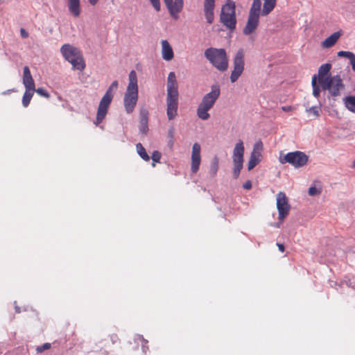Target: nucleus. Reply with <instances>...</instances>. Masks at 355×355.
I'll return each instance as SVG.
<instances>
[{"label":"nucleus","instance_id":"obj_1","mask_svg":"<svg viewBox=\"0 0 355 355\" xmlns=\"http://www.w3.org/2000/svg\"><path fill=\"white\" fill-rule=\"evenodd\" d=\"M175 73L171 71L167 78L166 114L168 120H173L178 115V89Z\"/></svg>","mask_w":355,"mask_h":355},{"label":"nucleus","instance_id":"obj_2","mask_svg":"<svg viewBox=\"0 0 355 355\" xmlns=\"http://www.w3.org/2000/svg\"><path fill=\"white\" fill-rule=\"evenodd\" d=\"M220 94V89L218 85L211 87V91L206 94L202 98L197 108V116L202 120H207L210 117V110L216 103Z\"/></svg>","mask_w":355,"mask_h":355},{"label":"nucleus","instance_id":"obj_3","mask_svg":"<svg viewBox=\"0 0 355 355\" xmlns=\"http://www.w3.org/2000/svg\"><path fill=\"white\" fill-rule=\"evenodd\" d=\"M129 83L123 98L125 110L131 114L138 101L137 76L135 71L132 70L129 73Z\"/></svg>","mask_w":355,"mask_h":355},{"label":"nucleus","instance_id":"obj_4","mask_svg":"<svg viewBox=\"0 0 355 355\" xmlns=\"http://www.w3.org/2000/svg\"><path fill=\"white\" fill-rule=\"evenodd\" d=\"M205 57L210 64L220 72L228 69V58L225 49L209 47L205 51Z\"/></svg>","mask_w":355,"mask_h":355},{"label":"nucleus","instance_id":"obj_5","mask_svg":"<svg viewBox=\"0 0 355 355\" xmlns=\"http://www.w3.org/2000/svg\"><path fill=\"white\" fill-rule=\"evenodd\" d=\"M60 52L66 60L72 64L73 69L83 71L85 68V63L79 49L73 46L65 44L62 46Z\"/></svg>","mask_w":355,"mask_h":355},{"label":"nucleus","instance_id":"obj_6","mask_svg":"<svg viewBox=\"0 0 355 355\" xmlns=\"http://www.w3.org/2000/svg\"><path fill=\"white\" fill-rule=\"evenodd\" d=\"M322 90L329 92L328 98L332 97L334 100L340 96V91L345 89V86L340 75L327 76V81L321 86Z\"/></svg>","mask_w":355,"mask_h":355},{"label":"nucleus","instance_id":"obj_7","mask_svg":"<svg viewBox=\"0 0 355 355\" xmlns=\"http://www.w3.org/2000/svg\"><path fill=\"white\" fill-rule=\"evenodd\" d=\"M220 19V22L230 30L232 31L235 29L236 18L234 2L229 1L223 6Z\"/></svg>","mask_w":355,"mask_h":355},{"label":"nucleus","instance_id":"obj_8","mask_svg":"<svg viewBox=\"0 0 355 355\" xmlns=\"http://www.w3.org/2000/svg\"><path fill=\"white\" fill-rule=\"evenodd\" d=\"M279 161L281 164H290L296 168L306 165L309 161V156L304 152L296 150L286 153L284 156H280Z\"/></svg>","mask_w":355,"mask_h":355},{"label":"nucleus","instance_id":"obj_9","mask_svg":"<svg viewBox=\"0 0 355 355\" xmlns=\"http://www.w3.org/2000/svg\"><path fill=\"white\" fill-rule=\"evenodd\" d=\"M244 150L245 148L243 141L239 140L234 148L232 155L234 163L233 178L234 179L239 178L241 171L243 168Z\"/></svg>","mask_w":355,"mask_h":355},{"label":"nucleus","instance_id":"obj_10","mask_svg":"<svg viewBox=\"0 0 355 355\" xmlns=\"http://www.w3.org/2000/svg\"><path fill=\"white\" fill-rule=\"evenodd\" d=\"M277 209L279 213L278 219L279 222L276 224V227H279L280 224L288 215L291 209V205L288 203V198L285 193L282 191H279L277 194Z\"/></svg>","mask_w":355,"mask_h":355},{"label":"nucleus","instance_id":"obj_11","mask_svg":"<svg viewBox=\"0 0 355 355\" xmlns=\"http://www.w3.org/2000/svg\"><path fill=\"white\" fill-rule=\"evenodd\" d=\"M244 51L242 49L237 51L233 60L234 69L230 75V80L235 83L244 70Z\"/></svg>","mask_w":355,"mask_h":355},{"label":"nucleus","instance_id":"obj_12","mask_svg":"<svg viewBox=\"0 0 355 355\" xmlns=\"http://www.w3.org/2000/svg\"><path fill=\"white\" fill-rule=\"evenodd\" d=\"M114 94L113 93H110V92H106L104 96L102 97L98 107L97 110L96 118V125L99 124L103 121L105 119L110 105L112 103L113 99Z\"/></svg>","mask_w":355,"mask_h":355},{"label":"nucleus","instance_id":"obj_13","mask_svg":"<svg viewBox=\"0 0 355 355\" xmlns=\"http://www.w3.org/2000/svg\"><path fill=\"white\" fill-rule=\"evenodd\" d=\"M166 6L167 7L170 15L175 19L178 18V13L180 12L183 8V0H164Z\"/></svg>","mask_w":355,"mask_h":355},{"label":"nucleus","instance_id":"obj_14","mask_svg":"<svg viewBox=\"0 0 355 355\" xmlns=\"http://www.w3.org/2000/svg\"><path fill=\"white\" fill-rule=\"evenodd\" d=\"M259 15L249 14L245 26L243 30V33L245 35H248L254 32L259 25Z\"/></svg>","mask_w":355,"mask_h":355},{"label":"nucleus","instance_id":"obj_15","mask_svg":"<svg viewBox=\"0 0 355 355\" xmlns=\"http://www.w3.org/2000/svg\"><path fill=\"white\" fill-rule=\"evenodd\" d=\"M148 111L146 108H141L139 112V132L146 135L148 132Z\"/></svg>","mask_w":355,"mask_h":355},{"label":"nucleus","instance_id":"obj_16","mask_svg":"<svg viewBox=\"0 0 355 355\" xmlns=\"http://www.w3.org/2000/svg\"><path fill=\"white\" fill-rule=\"evenodd\" d=\"M203 6L207 22L211 24L214 19L215 0H204Z\"/></svg>","mask_w":355,"mask_h":355},{"label":"nucleus","instance_id":"obj_17","mask_svg":"<svg viewBox=\"0 0 355 355\" xmlns=\"http://www.w3.org/2000/svg\"><path fill=\"white\" fill-rule=\"evenodd\" d=\"M23 84L26 90H35V82L28 66L23 69Z\"/></svg>","mask_w":355,"mask_h":355},{"label":"nucleus","instance_id":"obj_18","mask_svg":"<svg viewBox=\"0 0 355 355\" xmlns=\"http://www.w3.org/2000/svg\"><path fill=\"white\" fill-rule=\"evenodd\" d=\"M331 69V64L330 63H326L322 64L318 69V73L317 76V80L322 86L324 83L327 81V76H329V73Z\"/></svg>","mask_w":355,"mask_h":355},{"label":"nucleus","instance_id":"obj_19","mask_svg":"<svg viewBox=\"0 0 355 355\" xmlns=\"http://www.w3.org/2000/svg\"><path fill=\"white\" fill-rule=\"evenodd\" d=\"M162 54L166 61H170L174 57L173 49L167 40L162 41Z\"/></svg>","mask_w":355,"mask_h":355},{"label":"nucleus","instance_id":"obj_20","mask_svg":"<svg viewBox=\"0 0 355 355\" xmlns=\"http://www.w3.org/2000/svg\"><path fill=\"white\" fill-rule=\"evenodd\" d=\"M341 33L340 31L334 33L322 42V46L323 48H330L333 46L336 43Z\"/></svg>","mask_w":355,"mask_h":355},{"label":"nucleus","instance_id":"obj_21","mask_svg":"<svg viewBox=\"0 0 355 355\" xmlns=\"http://www.w3.org/2000/svg\"><path fill=\"white\" fill-rule=\"evenodd\" d=\"M68 8L73 17H79L81 10L80 0H69Z\"/></svg>","mask_w":355,"mask_h":355},{"label":"nucleus","instance_id":"obj_22","mask_svg":"<svg viewBox=\"0 0 355 355\" xmlns=\"http://www.w3.org/2000/svg\"><path fill=\"white\" fill-rule=\"evenodd\" d=\"M261 153L252 152L248 164V170L251 171L260 162Z\"/></svg>","mask_w":355,"mask_h":355},{"label":"nucleus","instance_id":"obj_23","mask_svg":"<svg viewBox=\"0 0 355 355\" xmlns=\"http://www.w3.org/2000/svg\"><path fill=\"white\" fill-rule=\"evenodd\" d=\"M263 7L261 10L263 16L268 15L275 7L276 0H263Z\"/></svg>","mask_w":355,"mask_h":355},{"label":"nucleus","instance_id":"obj_24","mask_svg":"<svg viewBox=\"0 0 355 355\" xmlns=\"http://www.w3.org/2000/svg\"><path fill=\"white\" fill-rule=\"evenodd\" d=\"M261 0H253L251 5L249 14L259 15H261Z\"/></svg>","mask_w":355,"mask_h":355},{"label":"nucleus","instance_id":"obj_25","mask_svg":"<svg viewBox=\"0 0 355 355\" xmlns=\"http://www.w3.org/2000/svg\"><path fill=\"white\" fill-rule=\"evenodd\" d=\"M345 107L351 112L355 113V96H349L344 99Z\"/></svg>","mask_w":355,"mask_h":355},{"label":"nucleus","instance_id":"obj_26","mask_svg":"<svg viewBox=\"0 0 355 355\" xmlns=\"http://www.w3.org/2000/svg\"><path fill=\"white\" fill-rule=\"evenodd\" d=\"M136 149L138 155L146 162H148L150 159V156L146 151V149L144 148L141 143H138L136 145Z\"/></svg>","mask_w":355,"mask_h":355},{"label":"nucleus","instance_id":"obj_27","mask_svg":"<svg viewBox=\"0 0 355 355\" xmlns=\"http://www.w3.org/2000/svg\"><path fill=\"white\" fill-rule=\"evenodd\" d=\"M218 170V159L217 157H215L211 162L210 168H209V175L211 178H214Z\"/></svg>","mask_w":355,"mask_h":355},{"label":"nucleus","instance_id":"obj_28","mask_svg":"<svg viewBox=\"0 0 355 355\" xmlns=\"http://www.w3.org/2000/svg\"><path fill=\"white\" fill-rule=\"evenodd\" d=\"M311 85H312V87H313V95L315 97L318 98L320 96V88L319 85L317 83V76H316V74H314L313 76L312 77Z\"/></svg>","mask_w":355,"mask_h":355},{"label":"nucleus","instance_id":"obj_29","mask_svg":"<svg viewBox=\"0 0 355 355\" xmlns=\"http://www.w3.org/2000/svg\"><path fill=\"white\" fill-rule=\"evenodd\" d=\"M33 92L32 90H26L25 91L23 97H22V105L24 107H26L28 106L30 101L31 100V98L33 94Z\"/></svg>","mask_w":355,"mask_h":355},{"label":"nucleus","instance_id":"obj_30","mask_svg":"<svg viewBox=\"0 0 355 355\" xmlns=\"http://www.w3.org/2000/svg\"><path fill=\"white\" fill-rule=\"evenodd\" d=\"M174 135H175V128L173 127H171L167 133V137L168 139V146L171 150L173 149L175 139H174Z\"/></svg>","mask_w":355,"mask_h":355},{"label":"nucleus","instance_id":"obj_31","mask_svg":"<svg viewBox=\"0 0 355 355\" xmlns=\"http://www.w3.org/2000/svg\"><path fill=\"white\" fill-rule=\"evenodd\" d=\"M200 157H191V171L193 173H196L197 171H198L200 164Z\"/></svg>","mask_w":355,"mask_h":355},{"label":"nucleus","instance_id":"obj_32","mask_svg":"<svg viewBox=\"0 0 355 355\" xmlns=\"http://www.w3.org/2000/svg\"><path fill=\"white\" fill-rule=\"evenodd\" d=\"M200 145L198 143H195L192 147L191 157H200Z\"/></svg>","mask_w":355,"mask_h":355},{"label":"nucleus","instance_id":"obj_33","mask_svg":"<svg viewBox=\"0 0 355 355\" xmlns=\"http://www.w3.org/2000/svg\"><path fill=\"white\" fill-rule=\"evenodd\" d=\"M322 192L321 188H317L315 186H311L309 187L308 193L311 196H314L320 194Z\"/></svg>","mask_w":355,"mask_h":355},{"label":"nucleus","instance_id":"obj_34","mask_svg":"<svg viewBox=\"0 0 355 355\" xmlns=\"http://www.w3.org/2000/svg\"><path fill=\"white\" fill-rule=\"evenodd\" d=\"M161 157H162V155L158 150L153 151L152 156H151V159L153 161V163L152 164L153 166H155V162H157V163L159 162Z\"/></svg>","mask_w":355,"mask_h":355},{"label":"nucleus","instance_id":"obj_35","mask_svg":"<svg viewBox=\"0 0 355 355\" xmlns=\"http://www.w3.org/2000/svg\"><path fill=\"white\" fill-rule=\"evenodd\" d=\"M337 55L338 57H345L350 60L355 54L351 51H340Z\"/></svg>","mask_w":355,"mask_h":355},{"label":"nucleus","instance_id":"obj_36","mask_svg":"<svg viewBox=\"0 0 355 355\" xmlns=\"http://www.w3.org/2000/svg\"><path fill=\"white\" fill-rule=\"evenodd\" d=\"M34 92H36V93L37 94H39L40 96L47 98H49V96H50L47 90L42 87H39V88L36 89Z\"/></svg>","mask_w":355,"mask_h":355},{"label":"nucleus","instance_id":"obj_37","mask_svg":"<svg viewBox=\"0 0 355 355\" xmlns=\"http://www.w3.org/2000/svg\"><path fill=\"white\" fill-rule=\"evenodd\" d=\"M51 348V344L49 343H45L43 345L37 347L36 352L37 353H42L44 350L49 349Z\"/></svg>","mask_w":355,"mask_h":355},{"label":"nucleus","instance_id":"obj_38","mask_svg":"<svg viewBox=\"0 0 355 355\" xmlns=\"http://www.w3.org/2000/svg\"><path fill=\"white\" fill-rule=\"evenodd\" d=\"M262 148H263V144L261 141H259L254 144L252 152L260 153V151L262 150Z\"/></svg>","mask_w":355,"mask_h":355},{"label":"nucleus","instance_id":"obj_39","mask_svg":"<svg viewBox=\"0 0 355 355\" xmlns=\"http://www.w3.org/2000/svg\"><path fill=\"white\" fill-rule=\"evenodd\" d=\"M156 11L160 10V0H149Z\"/></svg>","mask_w":355,"mask_h":355},{"label":"nucleus","instance_id":"obj_40","mask_svg":"<svg viewBox=\"0 0 355 355\" xmlns=\"http://www.w3.org/2000/svg\"><path fill=\"white\" fill-rule=\"evenodd\" d=\"M319 107L317 106H312L307 110V112H312L315 116H318L320 115L319 113Z\"/></svg>","mask_w":355,"mask_h":355},{"label":"nucleus","instance_id":"obj_41","mask_svg":"<svg viewBox=\"0 0 355 355\" xmlns=\"http://www.w3.org/2000/svg\"><path fill=\"white\" fill-rule=\"evenodd\" d=\"M118 88V81L114 80L112 82V83L110 85L107 90L106 92H110V93H112L113 89H116Z\"/></svg>","mask_w":355,"mask_h":355},{"label":"nucleus","instance_id":"obj_42","mask_svg":"<svg viewBox=\"0 0 355 355\" xmlns=\"http://www.w3.org/2000/svg\"><path fill=\"white\" fill-rule=\"evenodd\" d=\"M243 187L245 189H250L252 188V183L250 180H248L247 182H245L244 184H243Z\"/></svg>","mask_w":355,"mask_h":355},{"label":"nucleus","instance_id":"obj_43","mask_svg":"<svg viewBox=\"0 0 355 355\" xmlns=\"http://www.w3.org/2000/svg\"><path fill=\"white\" fill-rule=\"evenodd\" d=\"M353 71L355 72V55L349 60Z\"/></svg>","mask_w":355,"mask_h":355},{"label":"nucleus","instance_id":"obj_44","mask_svg":"<svg viewBox=\"0 0 355 355\" xmlns=\"http://www.w3.org/2000/svg\"><path fill=\"white\" fill-rule=\"evenodd\" d=\"M20 33H21V35L23 38H26L28 36V33L24 28H21L20 30Z\"/></svg>","mask_w":355,"mask_h":355},{"label":"nucleus","instance_id":"obj_45","mask_svg":"<svg viewBox=\"0 0 355 355\" xmlns=\"http://www.w3.org/2000/svg\"><path fill=\"white\" fill-rule=\"evenodd\" d=\"M277 246H278L279 250L281 252H284V245L283 244L277 243Z\"/></svg>","mask_w":355,"mask_h":355},{"label":"nucleus","instance_id":"obj_46","mask_svg":"<svg viewBox=\"0 0 355 355\" xmlns=\"http://www.w3.org/2000/svg\"><path fill=\"white\" fill-rule=\"evenodd\" d=\"M98 0H88V1L89 2V3L92 6H94L97 3Z\"/></svg>","mask_w":355,"mask_h":355},{"label":"nucleus","instance_id":"obj_47","mask_svg":"<svg viewBox=\"0 0 355 355\" xmlns=\"http://www.w3.org/2000/svg\"><path fill=\"white\" fill-rule=\"evenodd\" d=\"M15 312L17 313H19L20 311H20V308L18 306H17V305H15Z\"/></svg>","mask_w":355,"mask_h":355},{"label":"nucleus","instance_id":"obj_48","mask_svg":"<svg viewBox=\"0 0 355 355\" xmlns=\"http://www.w3.org/2000/svg\"><path fill=\"white\" fill-rule=\"evenodd\" d=\"M282 110L284 111H288V110H290V107H283Z\"/></svg>","mask_w":355,"mask_h":355},{"label":"nucleus","instance_id":"obj_49","mask_svg":"<svg viewBox=\"0 0 355 355\" xmlns=\"http://www.w3.org/2000/svg\"><path fill=\"white\" fill-rule=\"evenodd\" d=\"M352 167L355 169V160L353 162Z\"/></svg>","mask_w":355,"mask_h":355},{"label":"nucleus","instance_id":"obj_50","mask_svg":"<svg viewBox=\"0 0 355 355\" xmlns=\"http://www.w3.org/2000/svg\"><path fill=\"white\" fill-rule=\"evenodd\" d=\"M112 343L115 342V338H114L113 336L112 337Z\"/></svg>","mask_w":355,"mask_h":355},{"label":"nucleus","instance_id":"obj_51","mask_svg":"<svg viewBox=\"0 0 355 355\" xmlns=\"http://www.w3.org/2000/svg\"><path fill=\"white\" fill-rule=\"evenodd\" d=\"M112 343L115 342V338H114L113 336L112 337Z\"/></svg>","mask_w":355,"mask_h":355}]
</instances>
